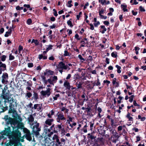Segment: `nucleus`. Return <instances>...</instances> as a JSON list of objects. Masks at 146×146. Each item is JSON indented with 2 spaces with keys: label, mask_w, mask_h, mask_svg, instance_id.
I'll use <instances>...</instances> for the list:
<instances>
[{
  "label": "nucleus",
  "mask_w": 146,
  "mask_h": 146,
  "mask_svg": "<svg viewBox=\"0 0 146 146\" xmlns=\"http://www.w3.org/2000/svg\"><path fill=\"white\" fill-rule=\"evenodd\" d=\"M126 117L129 119V121H133V118L130 116V114L129 113H128L126 116Z\"/></svg>",
  "instance_id": "bb28decb"
},
{
  "label": "nucleus",
  "mask_w": 146,
  "mask_h": 146,
  "mask_svg": "<svg viewBox=\"0 0 146 146\" xmlns=\"http://www.w3.org/2000/svg\"><path fill=\"white\" fill-rule=\"evenodd\" d=\"M99 1L102 5H104L106 2V1L105 0H99Z\"/></svg>",
  "instance_id": "4d7b16f0"
},
{
  "label": "nucleus",
  "mask_w": 146,
  "mask_h": 146,
  "mask_svg": "<svg viewBox=\"0 0 146 146\" xmlns=\"http://www.w3.org/2000/svg\"><path fill=\"white\" fill-rule=\"evenodd\" d=\"M63 126L62 123H61L60 124L55 125L53 124L50 127V128L52 131L50 133L48 134V137H50L52 135L53 133H55L58 134V133L61 132V133L62 135H65L66 133L64 127H62Z\"/></svg>",
  "instance_id": "f03ea898"
},
{
  "label": "nucleus",
  "mask_w": 146,
  "mask_h": 146,
  "mask_svg": "<svg viewBox=\"0 0 146 146\" xmlns=\"http://www.w3.org/2000/svg\"><path fill=\"white\" fill-rule=\"evenodd\" d=\"M39 123L36 122L33 128L32 132L36 136L39 135V132L41 130L40 128L39 127Z\"/></svg>",
  "instance_id": "20e7f679"
},
{
  "label": "nucleus",
  "mask_w": 146,
  "mask_h": 146,
  "mask_svg": "<svg viewBox=\"0 0 146 146\" xmlns=\"http://www.w3.org/2000/svg\"><path fill=\"white\" fill-rule=\"evenodd\" d=\"M11 65L13 67H15L17 65V63L16 62L14 61L11 63Z\"/></svg>",
  "instance_id": "4c0bfd02"
},
{
  "label": "nucleus",
  "mask_w": 146,
  "mask_h": 146,
  "mask_svg": "<svg viewBox=\"0 0 146 146\" xmlns=\"http://www.w3.org/2000/svg\"><path fill=\"white\" fill-rule=\"evenodd\" d=\"M17 119H18L20 122H21L22 121V119L21 117L19 116L18 115H17Z\"/></svg>",
  "instance_id": "338daca9"
},
{
  "label": "nucleus",
  "mask_w": 146,
  "mask_h": 146,
  "mask_svg": "<svg viewBox=\"0 0 146 146\" xmlns=\"http://www.w3.org/2000/svg\"><path fill=\"white\" fill-rule=\"evenodd\" d=\"M90 84L89 81H87L86 82V87L88 90L91 89V86Z\"/></svg>",
  "instance_id": "393cba45"
},
{
  "label": "nucleus",
  "mask_w": 146,
  "mask_h": 146,
  "mask_svg": "<svg viewBox=\"0 0 146 146\" xmlns=\"http://www.w3.org/2000/svg\"><path fill=\"white\" fill-rule=\"evenodd\" d=\"M52 78V81L53 84L55 83L58 80L57 77L56 76H51L50 78Z\"/></svg>",
  "instance_id": "412c9836"
},
{
  "label": "nucleus",
  "mask_w": 146,
  "mask_h": 146,
  "mask_svg": "<svg viewBox=\"0 0 146 146\" xmlns=\"http://www.w3.org/2000/svg\"><path fill=\"white\" fill-rule=\"evenodd\" d=\"M54 121V119H47L45 122V123L46 125H44L45 127H47V125L49 126L52 125V123Z\"/></svg>",
  "instance_id": "9b49d317"
},
{
  "label": "nucleus",
  "mask_w": 146,
  "mask_h": 146,
  "mask_svg": "<svg viewBox=\"0 0 146 146\" xmlns=\"http://www.w3.org/2000/svg\"><path fill=\"white\" fill-rule=\"evenodd\" d=\"M13 130L10 138L14 140H17L21 137V134L19 130L12 128Z\"/></svg>",
  "instance_id": "7ed1b4c3"
},
{
  "label": "nucleus",
  "mask_w": 146,
  "mask_h": 146,
  "mask_svg": "<svg viewBox=\"0 0 146 146\" xmlns=\"http://www.w3.org/2000/svg\"><path fill=\"white\" fill-rule=\"evenodd\" d=\"M57 67V68L58 70L59 69L66 70L67 69L68 66L65 65L63 62H60L59 63Z\"/></svg>",
  "instance_id": "0eeeda50"
},
{
  "label": "nucleus",
  "mask_w": 146,
  "mask_h": 146,
  "mask_svg": "<svg viewBox=\"0 0 146 146\" xmlns=\"http://www.w3.org/2000/svg\"><path fill=\"white\" fill-rule=\"evenodd\" d=\"M15 57L13 56L12 55V54H9V60H14L15 59Z\"/></svg>",
  "instance_id": "e433bc0d"
},
{
  "label": "nucleus",
  "mask_w": 146,
  "mask_h": 146,
  "mask_svg": "<svg viewBox=\"0 0 146 146\" xmlns=\"http://www.w3.org/2000/svg\"><path fill=\"white\" fill-rule=\"evenodd\" d=\"M25 132L26 133L25 137L26 139L29 141H31L32 139V138L31 136V133L30 131L27 129H26Z\"/></svg>",
  "instance_id": "6e6552de"
},
{
  "label": "nucleus",
  "mask_w": 146,
  "mask_h": 146,
  "mask_svg": "<svg viewBox=\"0 0 146 146\" xmlns=\"http://www.w3.org/2000/svg\"><path fill=\"white\" fill-rule=\"evenodd\" d=\"M50 90L51 89L50 88H48L46 91H42L40 92V94L41 95L44 97H45L46 95H47V96L48 97L50 95L51 93L50 92Z\"/></svg>",
  "instance_id": "1a4fd4ad"
},
{
  "label": "nucleus",
  "mask_w": 146,
  "mask_h": 146,
  "mask_svg": "<svg viewBox=\"0 0 146 146\" xmlns=\"http://www.w3.org/2000/svg\"><path fill=\"white\" fill-rule=\"evenodd\" d=\"M111 56L114 58H116L117 56V53L116 52H113L111 54Z\"/></svg>",
  "instance_id": "f704fd0d"
},
{
  "label": "nucleus",
  "mask_w": 146,
  "mask_h": 146,
  "mask_svg": "<svg viewBox=\"0 0 146 146\" xmlns=\"http://www.w3.org/2000/svg\"><path fill=\"white\" fill-rule=\"evenodd\" d=\"M71 55V54L69 53L67 50H66L64 51V56H70Z\"/></svg>",
  "instance_id": "c756f323"
},
{
  "label": "nucleus",
  "mask_w": 146,
  "mask_h": 146,
  "mask_svg": "<svg viewBox=\"0 0 146 146\" xmlns=\"http://www.w3.org/2000/svg\"><path fill=\"white\" fill-rule=\"evenodd\" d=\"M54 72L51 70H46V72H44V75L48 76L49 75H53L54 74Z\"/></svg>",
  "instance_id": "2eb2a0df"
},
{
  "label": "nucleus",
  "mask_w": 146,
  "mask_h": 146,
  "mask_svg": "<svg viewBox=\"0 0 146 146\" xmlns=\"http://www.w3.org/2000/svg\"><path fill=\"white\" fill-rule=\"evenodd\" d=\"M100 24V23L99 21H97L94 23V26L96 27H97Z\"/></svg>",
  "instance_id": "e2e57ef3"
},
{
  "label": "nucleus",
  "mask_w": 146,
  "mask_h": 146,
  "mask_svg": "<svg viewBox=\"0 0 146 146\" xmlns=\"http://www.w3.org/2000/svg\"><path fill=\"white\" fill-rule=\"evenodd\" d=\"M116 78H114L113 80L112 83L113 85L116 84V86H117L118 84L117 82H116Z\"/></svg>",
  "instance_id": "ea45409f"
},
{
  "label": "nucleus",
  "mask_w": 146,
  "mask_h": 146,
  "mask_svg": "<svg viewBox=\"0 0 146 146\" xmlns=\"http://www.w3.org/2000/svg\"><path fill=\"white\" fill-rule=\"evenodd\" d=\"M121 8L122 9L123 11H127L128 9L126 8L127 6L125 4H123L121 5Z\"/></svg>",
  "instance_id": "a211bd4d"
},
{
  "label": "nucleus",
  "mask_w": 146,
  "mask_h": 146,
  "mask_svg": "<svg viewBox=\"0 0 146 146\" xmlns=\"http://www.w3.org/2000/svg\"><path fill=\"white\" fill-rule=\"evenodd\" d=\"M53 11H54L53 14L55 17H57L58 14L57 13V11L55 10V9H53Z\"/></svg>",
  "instance_id": "5fc2aeb1"
},
{
  "label": "nucleus",
  "mask_w": 146,
  "mask_h": 146,
  "mask_svg": "<svg viewBox=\"0 0 146 146\" xmlns=\"http://www.w3.org/2000/svg\"><path fill=\"white\" fill-rule=\"evenodd\" d=\"M138 119H140L142 121H143L145 120L146 118L144 117H141L140 115H139L138 116Z\"/></svg>",
  "instance_id": "c9c22d12"
},
{
  "label": "nucleus",
  "mask_w": 146,
  "mask_h": 146,
  "mask_svg": "<svg viewBox=\"0 0 146 146\" xmlns=\"http://www.w3.org/2000/svg\"><path fill=\"white\" fill-rule=\"evenodd\" d=\"M56 116L57 117L56 119L57 122L58 123H60L61 121L65 120L66 119L64 116L63 113L61 111L58 112Z\"/></svg>",
  "instance_id": "423d86ee"
},
{
  "label": "nucleus",
  "mask_w": 146,
  "mask_h": 146,
  "mask_svg": "<svg viewBox=\"0 0 146 146\" xmlns=\"http://www.w3.org/2000/svg\"><path fill=\"white\" fill-rule=\"evenodd\" d=\"M55 140H56V142L57 143L56 144V145L57 146L59 145L60 146H62L61 145H60L61 144V142L60 141L59 137L56 138Z\"/></svg>",
  "instance_id": "7c9ffc66"
},
{
  "label": "nucleus",
  "mask_w": 146,
  "mask_h": 146,
  "mask_svg": "<svg viewBox=\"0 0 146 146\" xmlns=\"http://www.w3.org/2000/svg\"><path fill=\"white\" fill-rule=\"evenodd\" d=\"M23 46H21V45H20L19 46V48H18V51L19 52V54L21 53V52L22 50H23Z\"/></svg>",
  "instance_id": "a18cd8bd"
},
{
  "label": "nucleus",
  "mask_w": 146,
  "mask_h": 146,
  "mask_svg": "<svg viewBox=\"0 0 146 146\" xmlns=\"http://www.w3.org/2000/svg\"><path fill=\"white\" fill-rule=\"evenodd\" d=\"M88 41L86 38H85L84 39H82L81 41V43L82 44L80 45V47H84L87 46V45Z\"/></svg>",
  "instance_id": "ddd939ff"
},
{
  "label": "nucleus",
  "mask_w": 146,
  "mask_h": 146,
  "mask_svg": "<svg viewBox=\"0 0 146 146\" xmlns=\"http://www.w3.org/2000/svg\"><path fill=\"white\" fill-rule=\"evenodd\" d=\"M47 56H43L42 54H40L38 55V58L39 60L43 59V60H45L47 59Z\"/></svg>",
  "instance_id": "aec40b11"
},
{
  "label": "nucleus",
  "mask_w": 146,
  "mask_h": 146,
  "mask_svg": "<svg viewBox=\"0 0 146 146\" xmlns=\"http://www.w3.org/2000/svg\"><path fill=\"white\" fill-rule=\"evenodd\" d=\"M6 56L5 55H3L0 57L1 58V60L2 61H4L6 60Z\"/></svg>",
  "instance_id": "473e14b6"
},
{
  "label": "nucleus",
  "mask_w": 146,
  "mask_h": 146,
  "mask_svg": "<svg viewBox=\"0 0 146 146\" xmlns=\"http://www.w3.org/2000/svg\"><path fill=\"white\" fill-rule=\"evenodd\" d=\"M105 10L103 9H102L101 10H99V15H100L104 13Z\"/></svg>",
  "instance_id": "a19ab883"
},
{
  "label": "nucleus",
  "mask_w": 146,
  "mask_h": 146,
  "mask_svg": "<svg viewBox=\"0 0 146 146\" xmlns=\"http://www.w3.org/2000/svg\"><path fill=\"white\" fill-rule=\"evenodd\" d=\"M34 43L36 46H37L39 44V42L37 40L34 39L32 40L31 43Z\"/></svg>",
  "instance_id": "cd10ccee"
},
{
  "label": "nucleus",
  "mask_w": 146,
  "mask_h": 146,
  "mask_svg": "<svg viewBox=\"0 0 146 146\" xmlns=\"http://www.w3.org/2000/svg\"><path fill=\"white\" fill-rule=\"evenodd\" d=\"M6 123H7V121H6ZM9 124L8 125H7V123H6V125L7 126V128H5V130H3L2 132L3 133L2 134V135H7L9 137H10V136L11 135V134L12 132V131H11V126H9Z\"/></svg>",
  "instance_id": "39448f33"
},
{
  "label": "nucleus",
  "mask_w": 146,
  "mask_h": 146,
  "mask_svg": "<svg viewBox=\"0 0 146 146\" xmlns=\"http://www.w3.org/2000/svg\"><path fill=\"white\" fill-rule=\"evenodd\" d=\"M100 16V18L101 19H106L107 18V17L106 16H104L102 15H99Z\"/></svg>",
  "instance_id": "13d9d810"
},
{
  "label": "nucleus",
  "mask_w": 146,
  "mask_h": 146,
  "mask_svg": "<svg viewBox=\"0 0 146 146\" xmlns=\"http://www.w3.org/2000/svg\"><path fill=\"white\" fill-rule=\"evenodd\" d=\"M87 125L86 124L84 125L83 127V131L84 133H86L87 132Z\"/></svg>",
  "instance_id": "8fccbe9b"
},
{
  "label": "nucleus",
  "mask_w": 146,
  "mask_h": 146,
  "mask_svg": "<svg viewBox=\"0 0 146 146\" xmlns=\"http://www.w3.org/2000/svg\"><path fill=\"white\" fill-rule=\"evenodd\" d=\"M16 126H15H15L14 125V126H13V124H12L11 125L10 124V125L11 126V127H12V128H14L16 129H17L18 130H19V129H22L23 128L24 126L23 123H19V121H18V122Z\"/></svg>",
  "instance_id": "9d476101"
},
{
  "label": "nucleus",
  "mask_w": 146,
  "mask_h": 146,
  "mask_svg": "<svg viewBox=\"0 0 146 146\" xmlns=\"http://www.w3.org/2000/svg\"><path fill=\"white\" fill-rule=\"evenodd\" d=\"M132 5H136L138 3L136 1V0H131L130 2Z\"/></svg>",
  "instance_id": "58836bf2"
},
{
  "label": "nucleus",
  "mask_w": 146,
  "mask_h": 146,
  "mask_svg": "<svg viewBox=\"0 0 146 146\" xmlns=\"http://www.w3.org/2000/svg\"><path fill=\"white\" fill-rule=\"evenodd\" d=\"M14 105H13L12 103H11L9 104V109L8 111L9 116L8 115H6L5 116L4 118L5 121H7V125L9 124H13L15 126L18 122L17 117V115H18V114L16 111L14 110Z\"/></svg>",
  "instance_id": "f257e3e1"
},
{
  "label": "nucleus",
  "mask_w": 146,
  "mask_h": 146,
  "mask_svg": "<svg viewBox=\"0 0 146 146\" xmlns=\"http://www.w3.org/2000/svg\"><path fill=\"white\" fill-rule=\"evenodd\" d=\"M34 118L32 114L30 115L29 117L28 118L29 121L31 122H32L34 121Z\"/></svg>",
  "instance_id": "a878e982"
},
{
  "label": "nucleus",
  "mask_w": 146,
  "mask_h": 146,
  "mask_svg": "<svg viewBox=\"0 0 146 146\" xmlns=\"http://www.w3.org/2000/svg\"><path fill=\"white\" fill-rule=\"evenodd\" d=\"M40 105V104H35L34 105V107H33V108L35 110H36L37 109V107L39 106Z\"/></svg>",
  "instance_id": "0e129e2a"
},
{
  "label": "nucleus",
  "mask_w": 146,
  "mask_h": 146,
  "mask_svg": "<svg viewBox=\"0 0 146 146\" xmlns=\"http://www.w3.org/2000/svg\"><path fill=\"white\" fill-rule=\"evenodd\" d=\"M28 67L29 68L32 67L33 66V63H29L28 64Z\"/></svg>",
  "instance_id": "680f3d73"
},
{
  "label": "nucleus",
  "mask_w": 146,
  "mask_h": 146,
  "mask_svg": "<svg viewBox=\"0 0 146 146\" xmlns=\"http://www.w3.org/2000/svg\"><path fill=\"white\" fill-rule=\"evenodd\" d=\"M51 78H50L48 79L47 80V81L50 84L52 85L53 86H54V84H53L52 81V80H51Z\"/></svg>",
  "instance_id": "603ef678"
},
{
  "label": "nucleus",
  "mask_w": 146,
  "mask_h": 146,
  "mask_svg": "<svg viewBox=\"0 0 146 146\" xmlns=\"http://www.w3.org/2000/svg\"><path fill=\"white\" fill-rule=\"evenodd\" d=\"M0 68H3L5 70L6 68V66L5 64L2 63L0 65Z\"/></svg>",
  "instance_id": "864d4df0"
},
{
  "label": "nucleus",
  "mask_w": 146,
  "mask_h": 146,
  "mask_svg": "<svg viewBox=\"0 0 146 146\" xmlns=\"http://www.w3.org/2000/svg\"><path fill=\"white\" fill-rule=\"evenodd\" d=\"M33 96L32 98V99L36 101L39 98L38 93L35 91L33 92Z\"/></svg>",
  "instance_id": "dca6fc26"
},
{
  "label": "nucleus",
  "mask_w": 146,
  "mask_h": 146,
  "mask_svg": "<svg viewBox=\"0 0 146 146\" xmlns=\"http://www.w3.org/2000/svg\"><path fill=\"white\" fill-rule=\"evenodd\" d=\"M78 58L82 62H83L85 61V60L82 57V56L81 54H79L78 56Z\"/></svg>",
  "instance_id": "37998d69"
},
{
  "label": "nucleus",
  "mask_w": 146,
  "mask_h": 146,
  "mask_svg": "<svg viewBox=\"0 0 146 146\" xmlns=\"http://www.w3.org/2000/svg\"><path fill=\"white\" fill-rule=\"evenodd\" d=\"M44 130L46 132V135L48 137V134H50V132H52L51 131L52 130L50 128V129L46 128Z\"/></svg>",
  "instance_id": "4be33fe9"
},
{
  "label": "nucleus",
  "mask_w": 146,
  "mask_h": 146,
  "mask_svg": "<svg viewBox=\"0 0 146 146\" xmlns=\"http://www.w3.org/2000/svg\"><path fill=\"white\" fill-rule=\"evenodd\" d=\"M4 31V29L3 28H1L0 29V34H2Z\"/></svg>",
  "instance_id": "774afa93"
},
{
  "label": "nucleus",
  "mask_w": 146,
  "mask_h": 146,
  "mask_svg": "<svg viewBox=\"0 0 146 146\" xmlns=\"http://www.w3.org/2000/svg\"><path fill=\"white\" fill-rule=\"evenodd\" d=\"M32 96V94L30 92H28L26 93V96L28 98H30Z\"/></svg>",
  "instance_id": "49530a36"
},
{
  "label": "nucleus",
  "mask_w": 146,
  "mask_h": 146,
  "mask_svg": "<svg viewBox=\"0 0 146 146\" xmlns=\"http://www.w3.org/2000/svg\"><path fill=\"white\" fill-rule=\"evenodd\" d=\"M72 19H70L67 21V24L68 26H69L70 27H72L73 25L72 24V23L71 21Z\"/></svg>",
  "instance_id": "c85d7f7f"
},
{
  "label": "nucleus",
  "mask_w": 146,
  "mask_h": 146,
  "mask_svg": "<svg viewBox=\"0 0 146 146\" xmlns=\"http://www.w3.org/2000/svg\"><path fill=\"white\" fill-rule=\"evenodd\" d=\"M72 0H70L68 1L67 3L68 4V5H66L67 6L69 7H71L73 6V5L71 4V3H72Z\"/></svg>",
  "instance_id": "2f4dec72"
},
{
  "label": "nucleus",
  "mask_w": 146,
  "mask_h": 146,
  "mask_svg": "<svg viewBox=\"0 0 146 146\" xmlns=\"http://www.w3.org/2000/svg\"><path fill=\"white\" fill-rule=\"evenodd\" d=\"M11 34L9 31H7L4 36L5 37H7L9 36V35H11Z\"/></svg>",
  "instance_id": "bf43d9fd"
},
{
  "label": "nucleus",
  "mask_w": 146,
  "mask_h": 146,
  "mask_svg": "<svg viewBox=\"0 0 146 146\" xmlns=\"http://www.w3.org/2000/svg\"><path fill=\"white\" fill-rule=\"evenodd\" d=\"M27 85L28 86H32V83L31 82H29V81H27Z\"/></svg>",
  "instance_id": "69168bd1"
},
{
  "label": "nucleus",
  "mask_w": 146,
  "mask_h": 146,
  "mask_svg": "<svg viewBox=\"0 0 146 146\" xmlns=\"http://www.w3.org/2000/svg\"><path fill=\"white\" fill-rule=\"evenodd\" d=\"M112 134L115 138H118L119 137V136L118 135L117 133L116 132L115 130H113L111 132Z\"/></svg>",
  "instance_id": "b1692460"
},
{
  "label": "nucleus",
  "mask_w": 146,
  "mask_h": 146,
  "mask_svg": "<svg viewBox=\"0 0 146 146\" xmlns=\"http://www.w3.org/2000/svg\"><path fill=\"white\" fill-rule=\"evenodd\" d=\"M2 77V81H4L5 80H7L8 79V74L7 73H3Z\"/></svg>",
  "instance_id": "f3484780"
},
{
  "label": "nucleus",
  "mask_w": 146,
  "mask_h": 146,
  "mask_svg": "<svg viewBox=\"0 0 146 146\" xmlns=\"http://www.w3.org/2000/svg\"><path fill=\"white\" fill-rule=\"evenodd\" d=\"M88 140L87 141V144L86 146H91V134L88 133L87 137Z\"/></svg>",
  "instance_id": "4468645a"
},
{
  "label": "nucleus",
  "mask_w": 146,
  "mask_h": 146,
  "mask_svg": "<svg viewBox=\"0 0 146 146\" xmlns=\"http://www.w3.org/2000/svg\"><path fill=\"white\" fill-rule=\"evenodd\" d=\"M100 30L102 34H104L105 33L107 30V29L105 28V26L104 25H101L100 26Z\"/></svg>",
  "instance_id": "6ab92c4d"
},
{
  "label": "nucleus",
  "mask_w": 146,
  "mask_h": 146,
  "mask_svg": "<svg viewBox=\"0 0 146 146\" xmlns=\"http://www.w3.org/2000/svg\"><path fill=\"white\" fill-rule=\"evenodd\" d=\"M33 105V104L31 103L30 102L29 104L27 106V107H29L30 108H31L32 109H33V107H32V106Z\"/></svg>",
  "instance_id": "052dcab7"
},
{
  "label": "nucleus",
  "mask_w": 146,
  "mask_h": 146,
  "mask_svg": "<svg viewBox=\"0 0 146 146\" xmlns=\"http://www.w3.org/2000/svg\"><path fill=\"white\" fill-rule=\"evenodd\" d=\"M60 96L59 94H58L55 95V96L53 97V99L54 100H56L57 98Z\"/></svg>",
  "instance_id": "6e6d98bb"
},
{
  "label": "nucleus",
  "mask_w": 146,
  "mask_h": 146,
  "mask_svg": "<svg viewBox=\"0 0 146 146\" xmlns=\"http://www.w3.org/2000/svg\"><path fill=\"white\" fill-rule=\"evenodd\" d=\"M115 67L117 68V72L118 73H120L121 72V70H120L121 68V67L117 65L115 66Z\"/></svg>",
  "instance_id": "72a5a7b5"
},
{
  "label": "nucleus",
  "mask_w": 146,
  "mask_h": 146,
  "mask_svg": "<svg viewBox=\"0 0 146 146\" xmlns=\"http://www.w3.org/2000/svg\"><path fill=\"white\" fill-rule=\"evenodd\" d=\"M96 85L97 86L100 85V83L99 82V80H98L94 83V85L95 86Z\"/></svg>",
  "instance_id": "c03bdc74"
},
{
  "label": "nucleus",
  "mask_w": 146,
  "mask_h": 146,
  "mask_svg": "<svg viewBox=\"0 0 146 146\" xmlns=\"http://www.w3.org/2000/svg\"><path fill=\"white\" fill-rule=\"evenodd\" d=\"M23 8V7H20L19 5L17 6L16 7V9L17 11L22 10Z\"/></svg>",
  "instance_id": "09e8293b"
},
{
  "label": "nucleus",
  "mask_w": 146,
  "mask_h": 146,
  "mask_svg": "<svg viewBox=\"0 0 146 146\" xmlns=\"http://www.w3.org/2000/svg\"><path fill=\"white\" fill-rule=\"evenodd\" d=\"M134 96L133 95H131V96L129 97V101L130 102H132L133 101V98Z\"/></svg>",
  "instance_id": "3c124183"
},
{
  "label": "nucleus",
  "mask_w": 146,
  "mask_h": 146,
  "mask_svg": "<svg viewBox=\"0 0 146 146\" xmlns=\"http://www.w3.org/2000/svg\"><path fill=\"white\" fill-rule=\"evenodd\" d=\"M91 107L87 108H86V111L87 112V115L90 116V117H91Z\"/></svg>",
  "instance_id": "5701e85b"
},
{
  "label": "nucleus",
  "mask_w": 146,
  "mask_h": 146,
  "mask_svg": "<svg viewBox=\"0 0 146 146\" xmlns=\"http://www.w3.org/2000/svg\"><path fill=\"white\" fill-rule=\"evenodd\" d=\"M27 24L28 25H30L32 23V21L30 18L28 19L27 21Z\"/></svg>",
  "instance_id": "79ce46f5"
},
{
  "label": "nucleus",
  "mask_w": 146,
  "mask_h": 146,
  "mask_svg": "<svg viewBox=\"0 0 146 146\" xmlns=\"http://www.w3.org/2000/svg\"><path fill=\"white\" fill-rule=\"evenodd\" d=\"M82 84L80 82H79V83L77 84L76 85L78 89L80 88H82Z\"/></svg>",
  "instance_id": "de8ad7c7"
},
{
  "label": "nucleus",
  "mask_w": 146,
  "mask_h": 146,
  "mask_svg": "<svg viewBox=\"0 0 146 146\" xmlns=\"http://www.w3.org/2000/svg\"><path fill=\"white\" fill-rule=\"evenodd\" d=\"M64 86L66 88V89L70 90V89L71 86L70 85V83L68 82L67 81L65 80L64 83Z\"/></svg>",
  "instance_id": "f8f14e48"
}]
</instances>
